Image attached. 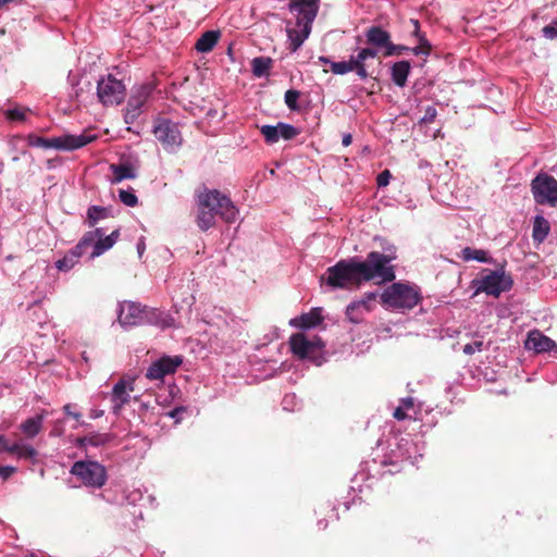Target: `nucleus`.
Masks as SVG:
<instances>
[{"mask_svg": "<svg viewBox=\"0 0 557 557\" xmlns=\"http://www.w3.org/2000/svg\"><path fill=\"white\" fill-rule=\"evenodd\" d=\"M196 203V223L201 231L214 226L216 215L226 223H234L237 220L238 209L228 196L218 189L203 186L197 191Z\"/></svg>", "mask_w": 557, "mask_h": 557, "instance_id": "obj_1", "label": "nucleus"}, {"mask_svg": "<svg viewBox=\"0 0 557 557\" xmlns=\"http://www.w3.org/2000/svg\"><path fill=\"white\" fill-rule=\"evenodd\" d=\"M395 256L371 251L364 260L357 259L358 271L362 282L379 280L380 283L393 282L396 277L394 265L391 262Z\"/></svg>", "mask_w": 557, "mask_h": 557, "instance_id": "obj_2", "label": "nucleus"}, {"mask_svg": "<svg viewBox=\"0 0 557 557\" xmlns=\"http://www.w3.org/2000/svg\"><path fill=\"white\" fill-rule=\"evenodd\" d=\"M321 281L333 289L360 288L363 282L358 271L357 258L339 260L333 267L327 268L326 277L321 276Z\"/></svg>", "mask_w": 557, "mask_h": 557, "instance_id": "obj_3", "label": "nucleus"}, {"mask_svg": "<svg viewBox=\"0 0 557 557\" xmlns=\"http://www.w3.org/2000/svg\"><path fill=\"white\" fill-rule=\"evenodd\" d=\"M288 344L292 354L300 360H309L317 366L325 361V344L318 335L308 338L304 333H295Z\"/></svg>", "mask_w": 557, "mask_h": 557, "instance_id": "obj_4", "label": "nucleus"}, {"mask_svg": "<svg viewBox=\"0 0 557 557\" xmlns=\"http://www.w3.org/2000/svg\"><path fill=\"white\" fill-rule=\"evenodd\" d=\"M384 306L393 309H412L420 301L419 292L408 284L393 283L381 295Z\"/></svg>", "mask_w": 557, "mask_h": 557, "instance_id": "obj_5", "label": "nucleus"}, {"mask_svg": "<svg viewBox=\"0 0 557 557\" xmlns=\"http://www.w3.org/2000/svg\"><path fill=\"white\" fill-rule=\"evenodd\" d=\"M70 472L77 476L85 486L92 488L102 487L108 479L106 468L97 461H76Z\"/></svg>", "mask_w": 557, "mask_h": 557, "instance_id": "obj_6", "label": "nucleus"}, {"mask_svg": "<svg viewBox=\"0 0 557 557\" xmlns=\"http://www.w3.org/2000/svg\"><path fill=\"white\" fill-rule=\"evenodd\" d=\"M125 95V85L112 74L101 77L97 83V97L103 106L120 104Z\"/></svg>", "mask_w": 557, "mask_h": 557, "instance_id": "obj_7", "label": "nucleus"}, {"mask_svg": "<svg viewBox=\"0 0 557 557\" xmlns=\"http://www.w3.org/2000/svg\"><path fill=\"white\" fill-rule=\"evenodd\" d=\"M153 134L168 151H175L183 144V136L178 124L171 120H159L153 126Z\"/></svg>", "mask_w": 557, "mask_h": 557, "instance_id": "obj_8", "label": "nucleus"}, {"mask_svg": "<svg viewBox=\"0 0 557 557\" xmlns=\"http://www.w3.org/2000/svg\"><path fill=\"white\" fill-rule=\"evenodd\" d=\"M512 285L511 275L507 274L502 267L500 270L487 271V274L482 276L478 290L498 297L502 293L509 290Z\"/></svg>", "mask_w": 557, "mask_h": 557, "instance_id": "obj_9", "label": "nucleus"}, {"mask_svg": "<svg viewBox=\"0 0 557 557\" xmlns=\"http://www.w3.org/2000/svg\"><path fill=\"white\" fill-rule=\"evenodd\" d=\"M532 191L539 205L557 203V180L547 174H540L532 181Z\"/></svg>", "mask_w": 557, "mask_h": 557, "instance_id": "obj_10", "label": "nucleus"}, {"mask_svg": "<svg viewBox=\"0 0 557 557\" xmlns=\"http://www.w3.org/2000/svg\"><path fill=\"white\" fill-rule=\"evenodd\" d=\"M149 313L156 314L154 311H148L146 307L132 301H123L120 305L117 320L123 326H136L150 321Z\"/></svg>", "mask_w": 557, "mask_h": 557, "instance_id": "obj_11", "label": "nucleus"}, {"mask_svg": "<svg viewBox=\"0 0 557 557\" xmlns=\"http://www.w3.org/2000/svg\"><path fill=\"white\" fill-rule=\"evenodd\" d=\"M182 363L183 357L180 355L163 356L149 366L146 377L150 381L163 380L164 376L174 374Z\"/></svg>", "mask_w": 557, "mask_h": 557, "instance_id": "obj_12", "label": "nucleus"}, {"mask_svg": "<svg viewBox=\"0 0 557 557\" xmlns=\"http://www.w3.org/2000/svg\"><path fill=\"white\" fill-rule=\"evenodd\" d=\"M97 136L95 134L84 132L79 135H63L59 137L49 138V149L54 148L58 150H75L82 148L94 140Z\"/></svg>", "mask_w": 557, "mask_h": 557, "instance_id": "obj_13", "label": "nucleus"}, {"mask_svg": "<svg viewBox=\"0 0 557 557\" xmlns=\"http://www.w3.org/2000/svg\"><path fill=\"white\" fill-rule=\"evenodd\" d=\"M152 89L153 86L151 84H144L134 90L127 102L126 123L133 122L140 114V110L150 97Z\"/></svg>", "mask_w": 557, "mask_h": 557, "instance_id": "obj_14", "label": "nucleus"}, {"mask_svg": "<svg viewBox=\"0 0 557 557\" xmlns=\"http://www.w3.org/2000/svg\"><path fill=\"white\" fill-rule=\"evenodd\" d=\"M134 391V380L122 377L113 386L111 392L112 412L119 416L124 405L131 400V392Z\"/></svg>", "mask_w": 557, "mask_h": 557, "instance_id": "obj_15", "label": "nucleus"}, {"mask_svg": "<svg viewBox=\"0 0 557 557\" xmlns=\"http://www.w3.org/2000/svg\"><path fill=\"white\" fill-rule=\"evenodd\" d=\"M319 0H290V11L298 13L297 24L311 26L319 11Z\"/></svg>", "mask_w": 557, "mask_h": 557, "instance_id": "obj_16", "label": "nucleus"}, {"mask_svg": "<svg viewBox=\"0 0 557 557\" xmlns=\"http://www.w3.org/2000/svg\"><path fill=\"white\" fill-rule=\"evenodd\" d=\"M524 347L528 350L541 354L554 349L556 347V343L539 330H533L529 332Z\"/></svg>", "mask_w": 557, "mask_h": 557, "instance_id": "obj_17", "label": "nucleus"}, {"mask_svg": "<svg viewBox=\"0 0 557 557\" xmlns=\"http://www.w3.org/2000/svg\"><path fill=\"white\" fill-rule=\"evenodd\" d=\"M364 35L367 44L375 48H384V50H387L391 44V34L381 26L369 27Z\"/></svg>", "mask_w": 557, "mask_h": 557, "instance_id": "obj_18", "label": "nucleus"}, {"mask_svg": "<svg viewBox=\"0 0 557 557\" xmlns=\"http://www.w3.org/2000/svg\"><path fill=\"white\" fill-rule=\"evenodd\" d=\"M310 32L311 26L304 24L296 23L295 27H287L286 33L289 40V50L292 52L297 51L308 38Z\"/></svg>", "mask_w": 557, "mask_h": 557, "instance_id": "obj_19", "label": "nucleus"}, {"mask_svg": "<svg viewBox=\"0 0 557 557\" xmlns=\"http://www.w3.org/2000/svg\"><path fill=\"white\" fill-rule=\"evenodd\" d=\"M323 320L321 308H313L307 313H302L290 320V325L307 330L319 325Z\"/></svg>", "mask_w": 557, "mask_h": 557, "instance_id": "obj_20", "label": "nucleus"}, {"mask_svg": "<svg viewBox=\"0 0 557 557\" xmlns=\"http://www.w3.org/2000/svg\"><path fill=\"white\" fill-rule=\"evenodd\" d=\"M110 170L113 173L112 184H117L124 180H134L137 176L135 166L126 161L119 164H111Z\"/></svg>", "mask_w": 557, "mask_h": 557, "instance_id": "obj_21", "label": "nucleus"}, {"mask_svg": "<svg viewBox=\"0 0 557 557\" xmlns=\"http://www.w3.org/2000/svg\"><path fill=\"white\" fill-rule=\"evenodd\" d=\"M45 416L46 410H42L41 413L28 418L21 423L20 430L22 431L26 438H34L41 432Z\"/></svg>", "mask_w": 557, "mask_h": 557, "instance_id": "obj_22", "label": "nucleus"}, {"mask_svg": "<svg viewBox=\"0 0 557 557\" xmlns=\"http://www.w3.org/2000/svg\"><path fill=\"white\" fill-rule=\"evenodd\" d=\"M410 23L413 26L411 32L412 36L417 37L419 40V45L411 48V52L416 55H429L432 50V46L430 41L426 39L425 35L420 32V23L418 20L411 18Z\"/></svg>", "mask_w": 557, "mask_h": 557, "instance_id": "obj_23", "label": "nucleus"}, {"mask_svg": "<svg viewBox=\"0 0 557 557\" xmlns=\"http://www.w3.org/2000/svg\"><path fill=\"white\" fill-rule=\"evenodd\" d=\"M411 64L407 60L395 62L391 69L392 81L398 87H404L407 84V78L410 74Z\"/></svg>", "mask_w": 557, "mask_h": 557, "instance_id": "obj_24", "label": "nucleus"}, {"mask_svg": "<svg viewBox=\"0 0 557 557\" xmlns=\"http://www.w3.org/2000/svg\"><path fill=\"white\" fill-rule=\"evenodd\" d=\"M120 237V231L115 230L110 235L106 237H97V242L94 245L92 252L90 255V258L94 259L96 257L101 256L103 252L109 250L113 247V245L116 243V240Z\"/></svg>", "mask_w": 557, "mask_h": 557, "instance_id": "obj_25", "label": "nucleus"}, {"mask_svg": "<svg viewBox=\"0 0 557 557\" xmlns=\"http://www.w3.org/2000/svg\"><path fill=\"white\" fill-rule=\"evenodd\" d=\"M113 438L112 434L109 433H90L86 436L77 438V446L85 447L87 445L90 446H104L109 444Z\"/></svg>", "mask_w": 557, "mask_h": 557, "instance_id": "obj_26", "label": "nucleus"}, {"mask_svg": "<svg viewBox=\"0 0 557 557\" xmlns=\"http://www.w3.org/2000/svg\"><path fill=\"white\" fill-rule=\"evenodd\" d=\"M377 55V50L371 47L362 48L357 57L355 58L356 64L355 67H357V75L364 79L369 76L364 61L368 58H375Z\"/></svg>", "mask_w": 557, "mask_h": 557, "instance_id": "obj_27", "label": "nucleus"}, {"mask_svg": "<svg viewBox=\"0 0 557 557\" xmlns=\"http://www.w3.org/2000/svg\"><path fill=\"white\" fill-rule=\"evenodd\" d=\"M219 38H220L219 32L207 30L197 40L195 48L198 52H202V53L210 52L214 48V46L218 44Z\"/></svg>", "mask_w": 557, "mask_h": 557, "instance_id": "obj_28", "label": "nucleus"}, {"mask_svg": "<svg viewBox=\"0 0 557 557\" xmlns=\"http://www.w3.org/2000/svg\"><path fill=\"white\" fill-rule=\"evenodd\" d=\"M550 231L549 222L542 215H536L533 222L532 237L539 244L543 243Z\"/></svg>", "mask_w": 557, "mask_h": 557, "instance_id": "obj_29", "label": "nucleus"}, {"mask_svg": "<svg viewBox=\"0 0 557 557\" xmlns=\"http://www.w3.org/2000/svg\"><path fill=\"white\" fill-rule=\"evenodd\" d=\"M104 233L102 228H96L94 231L86 232L74 247V249L77 251V253L83 255L88 247H94L95 243L97 242V237H102Z\"/></svg>", "mask_w": 557, "mask_h": 557, "instance_id": "obj_30", "label": "nucleus"}, {"mask_svg": "<svg viewBox=\"0 0 557 557\" xmlns=\"http://www.w3.org/2000/svg\"><path fill=\"white\" fill-rule=\"evenodd\" d=\"M81 257L82 255L77 253L73 248L62 259L55 262V267L59 271L67 272L74 268Z\"/></svg>", "mask_w": 557, "mask_h": 557, "instance_id": "obj_31", "label": "nucleus"}, {"mask_svg": "<svg viewBox=\"0 0 557 557\" xmlns=\"http://www.w3.org/2000/svg\"><path fill=\"white\" fill-rule=\"evenodd\" d=\"M109 210L106 207L90 206L87 210V223L89 227H94L99 220L106 219Z\"/></svg>", "mask_w": 557, "mask_h": 557, "instance_id": "obj_32", "label": "nucleus"}, {"mask_svg": "<svg viewBox=\"0 0 557 557\" xmlns=\"http://www.w3.org/2000/svg\"><path fill=\"white\" fill-rule=\"evenodd\" d=\"M272 65V60L270 58L258 57L251 61L252 73L257 77H262L269 73V70Z\"/></svg>", "mask_w": 557, "mask_h": 557, "instance_id": "obj_33", "label": "nucleus"}, {"mask_svg": "<svg viewBox=\"0 0 557 557\" xmlns=\"http://www.w3.org/2000/svg\"><path fill=\"white\" fill-rule=\"evenodd\" d=\"M92 90V84L89 81L77 82L75 86H73L72 92L70 94L71 98H74L77 102H82L86 100L85 94L89 95Z\"/></svg>", "mask_w": 557, "mask_h": 557, "instance_id": "obj_34", "label": "nucleus"}, {"mask_svg": "<svg viewBox=\"0 0 557 557\" xmlns=\"http://www.w3.org/2000/svg\"><path fill=\"white\" fill-rule=\"evenodd\" d=\"M461 257L465 261L476 260L480 262H491V258L487 257L485 250L473 249L471 247L463 248L461 251Z\"/></svg>", "mask_w": 557, "mask_h": 557, "instance_id": "obj_35", "label": "nucleus"}, {"mask_svg": "<svg viewBox=\"0 0 557 557\" xmlns=\"http://www.w3.org/2000/svg\"><path fill=\"white\" fill-rule=\"evenodd\" d=\"M355 58L351 57L349 61L331 62V70L334 74L343 75L350 71L357 72V67H355Z\"/></svg>", "mask_w": 557, "mask_h": 557, "instance_id": "obj_36", "label": "nucleus"}, {"mask_svg": "<svg viewBox=\"0 0 557 557\" xmlns=\"http://www.w3.org/2000/svg\"><path fill=\"white\" fill-rule=\"evenodd\" d=\"M260 132L263 135L264 140L267 141V144L272 145V144L277 143L278 139H280L277 125H275V126H273V125H262L260 127Z\"/></svg>", "mask_w": 557, "mask_h": 557, "instance_id": "obj_37", "label": "nucleus"}, {"mask_svg": "<svg viewBox=\"0 0 557 557\" xmlns=\"http://www.w3.org/2000/svg\"><path fill=\"white\" fill-rule=\"evenodd\" d=\"M346 317L352 323H359L362 320L360 304L356 301L349 304L346 308Z\"/></svg>", "mask_w": 557, "mask_h": 557, "instance_id": "obj_38", "label": "nucleus"}, {"mask_svg": "<svg viewBox=\"0 0 557 557\" xmlns=\"http://www.w3.org/2000/svg\"><path fill=\"white\" fill-rule=\"evenodd\" d=\"M277 128H278L280 138L282 137L285 140L293 139L294 137H296L299 134V131L289 124L278 123Z\"/></svg>", "mask_w": 557, "mask_h": 557, "instance_id": "obj_39", "label": "nucleus"}, {"mask_svg": "<svg viewBox=\"0 0 557 557\" xmlns=\"http://www.w3.org/2000/svg\"><path fill=\"white\" fill-rule=\"evenodd\" d=\"M120 201L127 207H135L138 203L137 196L129 190L120 189L119 191Z\"/></svg>", "mask_w": 557, "mask_h": 557, "instance_id": "obj_40", "label": "nucleus"}, {"mask_svg": "<svg viewBox=\"0 0 557 557\" xmlns=\"http://www.w3.org/2000/svg\"><path fill=\"white\" fill-rule=\"evenodd\" d=\"M411 51V48L404 45H395L391 41L387 50H384V57L403 55L405 52Z\"/></svg>", "mask_w": 557, "mask_h": 557, "instance_id": "obj_41", "label": "nucleus"}, {"mask_svg": "<svg viewBox=\"0 0 557 557\" xmlns=\"http://www.w3.org/2000/svg\"><path fill=\"white\" fill-rule=\"evenodd\" d=\"M300 97V92L295 89H289L285 92V103L290 110H297L298 104L297 101Z\"/></svg>", "mask_w": 557, "mask_h": 557, "instance_id": "obj_42", "label": "nucleus"}, {"mask_svg": "<svg viewBox=\"0 0 557 557\" xmlns=\"http://www.w3.org/2000/svg\"><path fill=\"white\" fill-rule=\"evenodd\" d=\"M27 144L33 147L49 149V138H45L35 134H29L27 136Z\"/></svg>", "mask_w": 557, "mask_h": 557, "instance_id": "obj_43", "label": "nucleus"}, {"mask_svg": "<svg viewBox=\"0 0 557 557\" xmlns=\"http://www.w3.org/2000/svg\"><path fill=\"white\" fill-rule=\"evenodd\" d=\"M484 348V342L482 339H475L469 344H466L462 348V351L466 355H473L476 351H482Z\"/></svg>", "mask_w": 557, "mask_h": 557, "instance_id": "obj_44", "label": "nucleus"}, {"mask_svg": "<svg viewBox=\"0 0 557 557\" xmlns=\"http://www.w3.org/2000/svg\"><path fill=\"white\" fill-rule=\"evenodd\" d=\"M543 36L547 39H557V18L554 20L552 23L543 27L542 29Z\"/></svg>", "mask_w": 557, "mask_h": 557, "instance_id": "obj_45", "label": "nucleus"}, {"mask_svg": "<svg viewBox=\"0 0 557 557\" xmlns=\"http://www.w3.org/2000/svg\"><path fill=\"white\" fill-rule=\"evenodd\" d=\"M36 455H37V451L33 446L22 444L20 454L17 457L24 458V459H34L36 457Z\"/></svg>", "mask_w": 557, "mask_h": 557, "instance_id": "obj_46", "label": "nucleus"}, {"mask_svg": "<svg viewBox=\"0 0 557 557\" xmlns=\"http://www.w3.org/2000/svg\"><path fill=\"white\" fill-rule=\"evenodd\" d=\"M376 299V293H367L364 294L363 298L361 300L356 301L357 304H360V308L364 309L366 311L371 310V302Z\"/></svg>", "mask_w": 557, "mask_h": 557, "instance_id": "obj_47", "label": "nucleus"}, {"mask_svg": "<svg viewBox=\"0 0 557 557\" xmlns=\"http://www.w3.org/2000/svg\"><path fill=\"white\" fill-rule=\"evenodd\" d=\"M5 115L10 121H23L25 119V112L20 109H10Z\"/></svg>", "mask_w": 557, "mask_h": 557, "instance_id": "obj_48", "label": "nucleus"}, {"mask_svg": "<svg viewBox=\"0 0 557 557\" xmlns=\"http://www.w3.org/2000/svg\"><path fill=\"white\" fill-rule=\"evenodd\" d=\"M392 177V174L388 170H384L381 172L376 177V184L379 187H385L389 183V178Z\"/></svg>", "mask_w": 557, "mask_h": 557, "instance_id": "obj_49", "label": "nucleus"}, {"mask_svg": "<svg viewBox=\"0 0 557 557\" xmlns=\"http://www.w3.org/2000/svg\"><path fill=\"white\" fill-rule=\"evenodd\" d=\"M436 117V109L434 107L429 106L425 109L424 116L422 117V122L432 123Z\"/></svg>", "mask_w": 557, "mask_h": 557, "instance_id": "obj_50", "label": "nucleus"}, {"mask_svg": "<svg viewBox=\"0 0 557 557\" xmlns=\"http://www.w3.org/2000/svg\"><path fill=\"white\" fill-rule=\"evenodd\" d=\"M16 471V468L14 467H0V476H2L4 480L9 479L14 472Z\"/></svg>", "mask_w": 557, "mask_h": 557, "instance_id": "obj_51", "label": "nucleus"}, {"mask_svg": "<svg viewBox=\"0 0 557 557\" xmlns=\"http://www.w3.org/2000/svg\"><path fill=\"white\" fill-rule=\"evenodd\" d=\"M21 446H22V444H18V443H14L11 445V444H9V442H7V448L4 449V451L18 456Z\"/></svg>", "mask_w": 557, "mask_h": 557, "instance_id": "obj_52", "label": "nucleus"}, {"mask_svg": "<svg viewBox=\"0 0 557 557\" xmlns=\"http://www.w3.org/2000/svg\"><path fill=\"white\" fill-rule=\"evenodd\" d=\"M393 417L398 420V421H401V420H405L407 419V413L405 411V409L403 407H397L395 410H394V413H393Z\"/></svg>", "mask_w": 557, "mask_h": 557, "instance_id": "obj_53", "label": "nucleus"}, {"mask_svg": "<svg viewBox=\"0 0 557 557\" xmlns=\"http://www.w3.org/2000/svg\"><path fill=\"white\" fill-rule=\"evenodd\" d=\"M400 404V407L404 409H412L414 406L413 398L411 397L401 398Z\"/></svg>", "mask_w": 557, "mask_h": 557, "instance_id": "obj_54", "label": "nucleus"}, {"mask_svg": "<svg viewBox=\"0 0 557 557\" xmlns=\"http://www.w3.org/2000/svg\"><path fill=\"white\" fill-rule=\"evenodd\" d=\"M71 408H72V405H71V404H66V405L63 407V410H64V412H65L69 417H72V418H74V419L78 420V419L82 417V414H81L79 412H73V411L71 410Z\"/></svg>", "mask_w": 557, "mask_h": 557, "instance_id": "obj_55", "label": "nucleus"}, {"mask_svg": "<svg viewBox=\"0 0 557 557\" xmlns=\"http://www.w3.org/2000/svg\"><path fill=\"white\" fill-rule=\"evenodd\" d=\"M184 411H185V408H183V407H177V408H174L173 410H171V411L169 412V416H170L171 418H175V419H177V418H178V416H180L182 412H184Z\"/></svg>", "mask_w": 557, "mask_h": 557, "instance_id": "obj_56", "label": "nucleus"}, {"mask_svg": "<svg viewBox=\"0 0 557 557\" xmlns=\"http://www.w3.org/2000/svg\"><path fill=\"white\" fill-rule=\"evenodd\" d=\"M24 0H0V10L10 3L21 4Z\"/></svg>", "mask_w": 557, "mask_h": 557, "instance_id": "obj_57", "label": "nucleus"}, {"mask_svg": "<svg viewBox=\"0 0 557 557\" xmlns=\"http://www.w3.org/2000/svg\"><path fill=\"white\" fill-rule=\"evenodd\" d=\"M351 141H352V137H351L350 134L344 135V137H343V145L345 147L349 146L351 144Z\"/></svg>", "mask_w": 557, "mask_h": 557, "instance_id": "obj_58", "label": "nucleus"}, {"mask_svg": "<svg viewBox=\"0 0 557 557\" xmlns=\"http://www.w3.org/2000/svg\"><path fill=\"white\" fill-rule=\"evenodd\" d=\"M145 248H146V246H145V242H144V239L141 238V239L139 240V243L137 244V250H138L139 256H141V255L144 253Z\"/></svg>", "mask_w": 557, "mask_h": 557, "instance_id": "obj_59", "label": "nucleus"}, {"mask_svg": "<svg viewBox=\"0 0 557 557\" xmlns=\"http://www.w3.org/2000/svg\"><path fill=\"white\" fill-rule=\"evenodd\" d=\"M7 438L0 434V453L7 448Z\"/></svg>", "mask_w": 557, "mask_h": 557, "instance_id": "obj_60", "label": "nucleus"}, {"mask_svg": "<svg viewBox=\"0 0 557 557\" xmlns=\"http://www.w3.org/2000/svg\"><path fill=\"white\" fill-rule=\"evenodd\" d=\"M319 525H320V529L325 530L327 528V522L321 520V521H319Z\"/></svg>", "mask_w": 557, "mask_h": 557, "instance_id": "obj_61", "label": "nucleus"}, {"mask_svg": "<svg viewBox=\"0 0 557 557\" xmlns=\"http://www.w3.org/2000/svg\"><path fill=\"white\" fill-rule=\"evenodd\" d=\"M320 61L323 62V63H327L329 62V60L325 57H320Z\"/></svg>", "mask_w": 557, "mask_h": 557, "instance_id": "obj_62", "label": "nucleus"}, {"mask_svg": "<svg viewBox=\"0 0 557 557\" xmlns=\"http://www.w3.org/2000/svg\"><path fill=\"white\" fill-rule=\"evenodd\" d=\"M102 413H103L102 411H100V412H96V416H95V417H100V416H102Z\"/></svg>", "mask_w": 557, "mask_h": 557, "instance_id": "obj_63", "label": "nucleus"}, {"mask_svg": "<svg viewBox=\"0 0 557 557\" xmlns=\"http://www.w3.org/2000/svg\"><path fill=\"white\" fill-rule=\"evenodd\" d=\"M0 34L3 35L4 34V30H0Z\"/></svg>", "mask_w": 557, "mask_h": 557, "instance_id": "obj_64", "label": "nucleus"}]
</instances>
